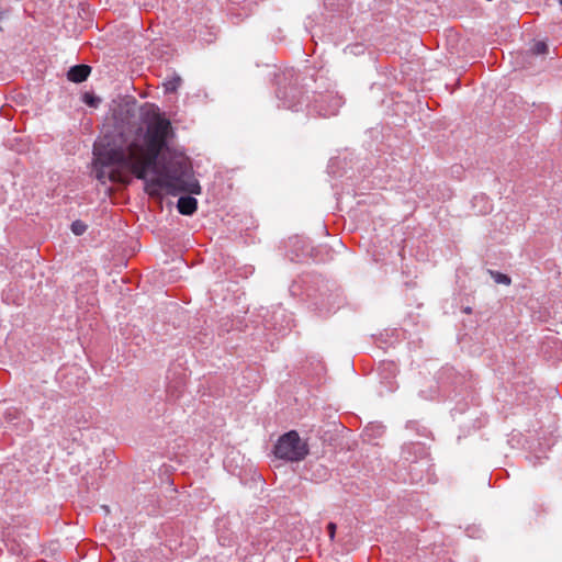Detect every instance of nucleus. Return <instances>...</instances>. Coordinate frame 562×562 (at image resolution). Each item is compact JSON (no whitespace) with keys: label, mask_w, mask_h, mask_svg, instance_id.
Segmentation results:
<instances>
[{"label":"nucleus","mask_w":562,"mask_h":562,"mask_svg":"<svg viewBox=\"0 0 562 562\" xmlns=\"http://www.w3.org/2000/svg\"><path fill=\"white\" fill-rule=\"evenodd\" d=\"M175 135L171 122L156 114L146 132L138 128L131 137L120 133L104 135L93 145V172L102 183H117L125 175L144 180L146 187L165 189L176 195L180 191L200 192L189 158L169 147Z\"/></svg>","instance_id":"nucleus-1"},{"label":"nucleus","mask_w":562,"mask_h":562,"mask_svg":"<svg viewBox=\"0 0 562 562\" xmlns=\"http://www.w3.org/2000/svg\"><path fill=\"white\" fill-rule=\"evenodd\" d=\"M276 85L280 106L292 111L306 109L308 115L327 117L336 115L344 104L342 97L334 90L314 91L312 95H304L299 87V74L293 68L277 74Z\"/></svg>","instance_id":"nucleus-2"},{"label":"nucleus","mask_w":562,"mask_h":562,"mask_svg":"<svg viewBox=\"0 0 562 562\" xmlns=\"http://www.w3.org/2000/svg\"><path fill=\"white\" fill-rule=\"evenodd\" d=\"M308 445L302 440L295 430H290L279 437L274 445V456L291 462L302 461L308 454Z\"/></svg>","instance_id":"nucleus-3"},{"label":"nucleus","mask_w":562,"mask_h":562,"mask_svg":"<svg viewBox=\"0 0 562 562\" xmlns=\"http://www.w3.org/2000/svg\"><path fill=\"white\" fill-rule=\"evenodd\" d=\"M261 321L263 331H276L277 334H281L285 327L279 323V319L284 318V311L280 307L276 308L274 311H270L268 308H261L260 313L256 315V318L251 322L256 324V327L259 324V319Z\"/></svg>","instance_id":"nucleus-4"},{"label":"nucleus","mask_w":562,"mask_h":562,"mask_svg":"<svg viewBox=\"0 0 562 562\" xmlns=\"http://www.w3.org/2000/svg\"><path fill=\"white\" fill-rule=\"evenodd\" d=\"M402 456L403 458L411 463H416L418 460L425 461V463H428L427 460V450L424 445L422 443H415L411 442L403 447L402 449Z\"/></svg>","instance_id":"nucleus-5"},{"label":"nucleus","mask_w":562,"mask_h":562,"mask_svg":"<svg viewBox=\"0 0 562 562\" xmlns=\"http://www.w3.org/2000/svg\"><path fill=\"white\" fill-rule=\"evenodd\" d=\"M182 191H180L181 193ZM184 193H188L186 195H181L179 199H178V202H177V210L180 214L182 215H187V216H190L192 215L196 209H198V201L195 198H193L191 194V192H188V191H183ZM201 191L198 193L200 194ZM179 192L176 194L178 195Z\"/></svg>","instance_id":"nucleus-6"},{"label":"nucleus","mask_w":562,"mask_h":562,"mask_svg":"<svg viewBox=\"0 0 562 562\" xmlns=\"http://www.w3.org/2000/svg\"><path fill=\"white\" fill-rule=\"evenodd\" d=\"M92 68L86 64L71 66L67 71V79L75 83L83 82L88 79Z\"/></svg>","instance_id":"nucleus-7"},{"label":"nucleus","mask_w":562,"mask_h":562,"mask_svg":"<svg viewBox=\"0 0 562 562\" xmlns=\"http://www.w3.org/2000/svg\"><path fill=\"white\" fill-rule=\"evenodd\" d=\"M235 458L233 457V452L228 454L224 460V467L227 469L228 472H231L233 475H236L241 479L244 469L243 467L233 465Z\"/></svg>","instance_id":"nucleus-8"},{"label":"nucleus","mask_w":562,"mask_h":562,"mask_svg":"<svg viewBox=\"0 0 562 562\" xmlns=\"http://www.w3.org/2000/svg\"><path fill=\"white\" fill-rule=\"evenodd\" d=\"M490 273L496 283L509 285L512 282V279L509 278V276H507L505 273H502L498 271H493V270H490Z\"/></svg>","instance_id":"nucleus-9"},{"label":"nucleus","mask_w":562,"mask_h":562,"mask_svg":"<svg viewBox=\"0 0 562 562\" xmlns=\"http://www.w3.org/2000/svg\"><path fill=\"white\" fill-rule=\"evenodd\" d=\"M88 226L85 222L77 220L71 223L70 229L76 236H81L86 233Z\"/></svg>","instance_id":"nucleus-10"},{"label":"nucleus","mask_w":562,"mask_h":562,"mask_svg":"<svg viewBox=\"0 0 562 562\" xmlns=\"http://www.w3.org/2000/svg\"><path fill=\"white\" fill-rule=\"evenodd\" d=\"M181 83V78L179 76H173L171 79L165 82L166 92H175L179 88Z\"/></svg>","instance_id":"nucleus-11"},{"label":"nucleus","mask_w":562,"mask_h":562,"mask_svg":"<svg viewBox=\"0 0 562 562\" xmlns=\"http://www.w3.org/2000/svg\"><path fill=\"white\" fill-rule=\"evenodd\" d=\"M530 50L533 55H544L548 53L549 46L546 42L539 41L533 44Z\"/></svg>","instance_id":"nucleus-12"},{"label":"nucleus","mask_w":562,"mask_h":562,"mask_svg":"<svg viewBox=\"0 0 562 562\" xmlns=\"http://www.w3.org/2000/svg\"><path fill=\"white\" fill-rule=\"evenodd\" d=\"M250 481L255 485H261V475L257 473V471H254L250 475Z\"/></svg>","instance_id":"nucleus-13"},{"label":"nucleus","mask_w":562,"mask_h":562,"mask_svg":"<svg viewBox=\"0 0 562 562\" xmlns=\"http://www.w3.org/2000/svg\"><path fill=\"white\" fill-rule=\"evenodd\" d=\"M85 102L88 104V105H91V106H97L98 103L100 102L99 99H95L94 97H90L88 94H86L85 97Z\"/></svg>","instance_id":"nucleus-14"},{"label":"nucleus","mask_w":562,"mask_h":562,"mask_svg":"<svg viewBox=\"0 0 562 562\" xmlns=\"http://www.w3.org/2000/svg\"><path fill=\"white\" fill-rule=\"evenodd\" d=\"M327 532H328V535H329L330 539H334V537H335V532H336V524H334V522H329V524L327 525Z\"/></svg>","instance_id":"nucleus-15"},{"label":"nucleus","mask_w":562,"mask_h":562,"mask_svg":"<svg viewBox=\"0 0 562 562\" xmlns=\"http://www.w3.org/2000/svg\"><path fill=\"white\" fill-rule=\"evenodd\" d=\"M254 382H255V384H256L257 386H259V381H258V379H257V378H255V379H254Z\"/></svg>","instance_id":"nucleus-16"},{"label":"nucleus","mask_w":562,"mask_h":562,"mask_svg":"<svg viewBox=\"0 0 562 562\" xmlns=\"http://www.w3.org/2000/svg\"><path fill=\"white\" fill-rule=\"evenodd\" d=\"M464 312H465V313H471V307H467V308L464 310Z\"/></svg>","instance_id":"nucleus-17"},{"label":"nucleus","mask_w":562,"mask_h":562,"mask_svg":"<svg viewBox=\"0 0 562 562\" xmlns=\"http://www.w3.org/2000/svg\"><path fill=\"white\" fill-rule=\"evenodd\" d=\"M251 375H252V373L248 371V375H247L248 381L250 380Z\"/></svg>","instance_id":"nucleus-18"},{"label":"nucleus","mask_w":562,"mask_h":562,"mask_svg":"<svg viewBox=\"0 0 562 562\" xmlns=\"http://www.w3.org/2000/svg\"><path fill=\"white\" fill-rule=\"evenodd\" d=\"M255 551L256 552H261V548L258 547V548L255 549Z\"/></svg>","instance_id":"nucleus-19"},{"label":"nucleus","mask_w":562,"mask_h":562,"mask_svg":"<svg viewBox=\"0 0 562 562\" xmlns=\"http://www.w3.org/2000/svg\"><path fill=\"white\" fill-rule=\"evenodd\" d=\"M560 3L562 4V0H560Z\"/></svg>","instance_id":"nucleus-20"}]
</instances>
